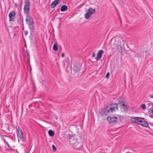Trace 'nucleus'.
Instances as JSON below:
<instances>
[{"mask_svg":"<svg viewBox=\"0 0 153 153\" xmlns=\"http://www.w3.org/2000/svg\"><path fill=\"white\" fill-rule=\"evenodd\" d=\"M16 129L17 130H17H19V126L16 127Z\"/></svg>","mask_w":153,"mask_h":153,"instance_id":"obj_28","label":"nucleus"},{"mask_svg":"<svg viewBox=\"0 0 153 153\" xmlns=\"http://www.w3.org/2000/svg\"><path fill=\"white\" fill-rule=\"evenodd\" d=\"M55 117L56 119H58V116H57L55 115Z\"/></svg>","mask_w":153,"mask_h":153,"instance_id":"obj_37","label":"nucleus"},{"mask_svg":"<svg viewBox=\"0 0 153 153\" xmlns=\"http://www.w3.org/2000/svg\"><path fill=\"white\" fill-rule=\"evenodd\" d=\"M95 56V53L94 52H93L92 53V57H94Z\"/></svg>","mask_w":153,"mask_h":153,"instance_id":"obj_27","label":"nucleus"},{"mask_svg":"<svg viewBox=\"0 0 153 153\" xmlns=\"http://www.w3.org/2000/svg\"><path fill=\"white\" fill-rule=\"evenodd\" d=\"M141 119L142 118L140 117H134L131 119V120L132 122L139 124Z\"/></svg>","mask_w":153,"mask_h":153,"instance_id":"obj_10","label":"nucleus"},{"mask_svg":"<svg viewBox=\"0 0 153 153\" xmlns=\"http://www.w3.org/2000/svg\"><path fill=\"white\" fill-rule=\"evenodd\" d=\"M149 96L150 98H153V94L152 95H149Z\"/></svg>","mask_w":153,"mask_h":153,"instance_id":"obj_29","label":"nucleus"},{"mask_svg":"<svg viewBox=\"0 0 153 153\" xmlns=\"http://www.w3.org/2000/svg\"><path fill=\"white\" fill-rule=\"evenodd\" d=\"M70 140V142L72 140L73 141L72 143L76 148H79L81 146V142L82 141V137L80 134H78L76 135H71Z\"/></svg>","mask_w":153,"mask_h":153,"instance_id":"obj_1","label":"nucleus"},{"mask_svg":"<svg viewBox=\"0 0 153 153\" xmlns=\"http://www.w3.org/2000/svg\"><path fill=\"white\" fill-rule=\"evenodd\" d=\"M5 143L8 146V147H9V144L7 142H6Z\"/></svg>","mask_w":153,"mask_h":153,"instance_id":"obj_33","label":"nucleus"},{"mask_svg":"<svg viewBox=\"0 0 153 153\" xmlns=\"http://www.w3.org/2000/svg\"><path fill=\"white\" fill-rule=\"evenodd\" d=\"M139 124L145 127H147L148 126V124L147 122L145 121L142 118L140 121Z\"/></svg>","mask_w":153,"mask_h":153,"instance_id":"obj_11","label":"nucleus"},{"mask_svg":"<svg viewBox=\"0 0 153 153\" xmlns=\"http://www.w3.org/2000/svg\"><path fill=\"white\" fill-rule=\"evenodd\" d=\"M118 102L120 104H122L123 102L121 99H120L118 100Z\"/></svg>","mask_w":153,"mask_h":153,"instance_id":"obj_23","label":"nucleus"},{"mask_svg":"<svg viewBox=\"0 0 153 153\" xmlns=\"http://www.w3.org/2000/svg\"><path fill=\"white\" fill-rule=\"evenodd\" d=\"M29 26H30L29 27L30 30L32 32L34 30V28L33 24L30 25Z\"/></svg>","mask_w":153,"mask_h":153,"instance_id":"obj_21","label":"nucleus"},{"mask_svg":"<svg viewBox=\"0 0 153 153\" xmlns=\"http://www.w3.org/2000/svg\"><path fill=\"white\" fill-rule=\"evenodd\" d=\"M53 49L55 51H57L58 50L57 43H55L53 46Z\"/></svg>","mask_w":153,"mask_h":153,"instance_id":"obj_18","label":"nucleus"},{"mask_svg":"<svg viewBox=\"0 0 153 153\" xmlns=\"http://www.w3.org/2000/svg\"><path fill=\"white\" fill-rule=\"evenodd\" d=\"M48 134L50 136L52 137L54 135V132L51 130H50L48 131Z\"/></svg>","mask_w":153,"mask_h":153,"instance_id":"obj_19","label":"nucleus"},{"mask_svg":"<svg viewBox=\"0 0 153 153\" xmlns=\"http://www.w3.org/2000/svg\"><path fill=\"white\" fill-rule=\"evenodd\" d=\"M24 3L25 4L24 8V11L26 13L28 14L29 12L30 1L29 0H25Z\"/></svg>","mask_w":153,"mask_h":153,"instance_id":"obj_3","label":"nucleus"},{"mask_svg":"<svg viewBox=\"0 0 153 153\" xmlns=\"http://www.w3.org/2000/svg\"><path fill=\"white\" fill-rule=\"evenodd\" d=\"M95 12V9L90 8L89 9L86 14H85V18L86 19H88L91 16L92 14H94Z\"/></svg>","mask_w":153,"mask_h":153,"instance_id":"obj_6","label":"nucleus"},{"mask_svg":"<svg viewBox=\"0 0 153 153\" xmlns=\"http://www.w3.org/2000/svg\"><path fill=\"white\" fill-rule=\"evenodd\" d=\"M149 124L150 125H151V126H153V123H149Z\"/></svg>","mask_w":153,"mask_h":153,"instance_id":"obj_35","label":"nucleus"},{"mask_svg":"<svg viewBox=\"0 0 153 153\" xmlns=\"http://www.w3.org/2000/svg\"><path fill=\"white\" fill-rule=\"evenodd\" d=\"M17 135L18 137L20 138V139H22L23 137V133L20 130H17Z\"/></svg>","mask_w":153,"mask_h":153,"instance_id":"obj_13","label":"nucleus"},{"mask_svg":"<svg viewBox=\"0 0 153 153\" xmlns=\"http://www.w3.org/2000/svg\"><path fill=\"white\" fill-rule=\"evenodd\" d=\"M25 34L26 35H27L28 34V32L27 31H25Z\"/></svg>","mask_w":153,"mask_h":153,"instance_id":"obj_30","label":"nucleus"},{"mask_svg":"<svg viewBox=\"0 0 153 153\" xmlns=\"http://www.w3.org/2000/svg\"><path fill=\"white\" fill-rule=\"evenodd\" d=\"M2 139L3 140V141L4 143H5L7 142L6 140L4 138H3Z\"/></svg>","mask_w":153,"mask_h":153,"instance_id":"obj_31","label":"nucleus"},{"mask_svg":"<svg viewBox=\"0 0 153 153\" xmlns=\"http://www.w3.org/2000/svg\"><path fill=\"white\" fill-rule=\"evenodd\" d=\"M110 76V74L109 73H107L105 77L107 78H108Z\"/></svg>","mask_w":153,"mask_h":153,"instance_id":"obj_25","label":"nucleus"},{"mask_svg":"<svg viewBox=\"0 0 153 153\" xmlns=\"http://www.w3.org/2000/svg\"><path fill=\"white\" fill-rule=\"evenodd\" d=\"M61 1L60 0H55L53 1L51 5V7L53 8Z\"/></svg>","mask_w":153,"mask_h":153,"instance_id":"obj_12","label":"nucleus"},{"mask_svg":"<svg viewBox=\"0 0 153 153\" xmlns=\"http://www.w3.org/2000/svg\"><path fill=\"white\" fill-rule=\"evenodd\" d=\"M68 8L67 6L66 5H62L61 8V11L62 12L68 10Z\"/></svg>","mask_w":153,"mask_h":153,"instance_id":"obj_15","label":"nucleus"},{"mask_svg":"<svg viewBox=\"0 0 153 153\" xmlns=\"http://www.w3.org/2000/svg\"><path fill=\"white\" fill-rule=\"evenodd\" d=\"M141 108L143 109H145L146 108V105L145 104H143L141 105Z\"/></svg>","mask_w":153,"mask_h":153,"instance_id":"obj_24","label":"nucleus"},{"mask_svg":"<svg viewBox=\"0 0 153 153\" xmlns=\"http://www.w3.org/2000/svg\"><path fill=\"white\" fill-rule=\"evenodd\" d=\"M103 53V51L102 50L99 51L97 54V56L95 58V59L98 61L100 59Z\"/></svg>","mask_w":153,"mask_h":153,"instance_id":"obj_9","label":"nucleus"},{"mask_svg":"<svg viewBox=\"0 0 153 153\" xmlns=\"http://www.w3.org/2000/svg\"><path fill=\"white\" fill-rule=\"evenodd\" d=\"M107 119L110 124L114 125L116 124L117 120V118L114 116L108 117H107Z\"/></svg>","mask_w":153,"mask_h":153,"instance_id":"obj_4","label":"nucleus"},{"mask_svg":"<svg viewBox=\"0 0 153 153\" xmlns=\"http://www.w3.org/2000/svg\"><path fill=\"white\" fill-rule=\"evenodd\" d=\"M118 50L119 51V52L120 51H122L123 49V47L122 46L120 45H117V47Z\"/></svg>","mask_w":153,"mask_h":153,"instance_id":"obj_20","label":"nucleus"},{"mask_svg":"<svg viewBox=\"0 0 153 153\" xmlns=\"http://www.w3.org/2000/svg\"><path fill=\"white\" fill-rule=\"evenodd\" d=\"M149 110H150L152 112V116L151 117L153 118V108H149Z\"/></svg>","mask_w":153,"mask_h":153,"instance_id":"obj_26","label":"nucleus"},{"mask_svg":"<svg viewBox=\"0 0 153 153\" xmlns=\"http://www.w3.org/2000/svg\"><path fill=\"white\" fill-rule=\"evenodd\" d=\"M121 107L122 108V107H123V108L124 109V111H126L127 110L128 106L127 105L125 104L124 103L121 105Z\"/></svg>","mask_w":153,"mask_h":153,"instance_id":"obj_17","label":"nucleus"},{"mask_svg":"<svg viewBox=\"0 0 153 153\" xmlns=\"http://www.w3.org/2000/svg\"><path fill=\"white\" fill-rule=\"evenodd\" d=\"M5 143L8 146V147H9V144L7 142H6Z\"/></svg>","mask_w":153,"mask_h":153,"instance_id":"obj_34","label":"nucleus"},{"mask_svg":"<svg viewBox=\"0 0 153 153\" xmlns=\"http://www.w3.org/2000/svg\"><path fill=\"white\" fill-rule=\"evenodd\" d=\"M31 105H31H31H29V108L30 109H31V110H33L32 109L30 108V107H31Z\"/></svg>","mask_w":153,"mask_h":153,"instance_id":"obj_32","label":"nucleus"},{"mask_svg":"<svg viewBox=\"0 0 153 153\" xmlns=\"http://www.w3.org/2000/svg\"><path fill=\"white\" fill-rule=\"evenodd\" d=\"M16 13L15 11H12L9 14V21H13L15 19Z\"/></svg>","mask_w":153,"mask_h":153,"instance_id":"obj_8","label":"nucleus"},{"mask_svg":"<svg viewBox=\"0 0 153 153\" xmlns=\"http://www.w3.org/2000/svg\"><path fill=\"white\" fill-rule=\"evenodd\" d=\"M26 21L27 25H30L33 24V21L32 17L27 14L26 16Z\"/></svg>","mask_w":153,"mask_h":153,"instance_id":"obj_7","label":"nucleus"},{"mask_svg":"<svg viewBox=\"0 0 153 153\" xmlns=\"http://www.w3.org/2000/svg\"><path fill=\"white\" fill-rule=\"evenodd\" d=\"M150 104H151V105L152 106H153V103L152 102L150 103Z\"/></svg>","mask_w":153,"mask_h":153,"instance_id":"obj_38","label":"nucleus"},{"mask_svg":"<svg viewBox=\"0 0 153 153\" xmlns=\"http://www.w3.org/2000/svg\"><path fill=\"white\" fill-rule=\"evenodd\" d=\"M52 146V149H53V150L54 152H55L56 150V147L54 145H53Z\"/></svg>","mask_w":153,"mask_h":153,"instance_id":"obj_22","label":"nucleus"},{"mask_svg":"<svg viewBox=\"0 0 153 153\" xmlns=\"http://www.w3.org/2000/svg\"><path fill=\"white\" fill-rule=\"evenodd\" d=\"M4 131L8 133H10V128L8 125H6L4 128Z\"/></svg>","mask_w":153,"mask_h":153,"instance_id":"obj_14","label":"nucleus"},{"mask_svg":"<svg viewBox=\"0 0 153 153\" xmlns=\"http://www.w3.org/2000/svg\"><path fill=\"white\" fill-rule=\"evenodd\" d=\"M62 57H64V53H63L62 54Z\"/></svg>","mask_w":153,"mask_h":153,"instance_id":"obj_36","label":"nucleus"},{"mask_svg":"<svg viewBox=\"0 0 153 153\" xmlns=\"http://www.w3.org/2000/svg\"><path fill=\"white\" fill-rule=\"evenodd\" d=\"M117 42L115 41L111 45L112 49H116L117 47Z\"/></svg>","mask_w":153,"mask_h":153,"instance_id":"obj_16","label":"nucleus"},{"mask_svg":"<svg viewBox=\"0 0 153 153\" xmlns=\"http://www.w3.org/2000/svg\"><path fill=\"white\" fill-rule=\"evenodd\" d=\"M118 109V105L117 104L114 103L109 105L102 111V115L105 116L108 114L110 112H113L115 111V109Z\"/></svg>","mask_w":153,"mask_h":153,"instance_id":"obj_2","label":"nucleus"},{"mask_svg":"<svg viewBox=\"0 0 153 153\" xmlns=\"http://www.w3.org/2000/svg\"><path fill=\"white\" fill-rule=\"evenodd\" d=\"M81 67V64L79 62H75L74 65L73 70L74 73H77L79 71Z\"/></svg>","mask_w":153,"mask_h":153,"instance_id":"obj_5","label":"nucleus"}]
</instances>
